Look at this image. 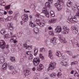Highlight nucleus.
<instances>
[{"mask_svg": "<svg viewBox=\"0 0 79 79\" xmlns=\"http://www.w3.org/2000/svg\"><path fill=\"white\" fill-rule=\"evenodd\" d=\"M56 66V63L54 61H52L51 62L50 64L49 65L48 68H50V69H54V67Z\"/></svg>", "mask_w": 79, "mask_h": 79, "instance_id": "39448f33", "label": "nucleus"}, {"mask_svg": "<svg viewBox=\"0 0 79 79\" xmlns=\"http://www.w3.org/2000/svg\"><path fill=\"white\" fill-rule=\"evenodd\" d=\"M56 55H57V56L60 57L61 56V54L60 52V51H57L56 54Z\"/></svg>", "mask_w": 79, "mask_h": 79, "instance_id": "c85d7f7f", "label": "nucleus"}, {"mask_svg": "<svg viewBox=\"0 0 79 79\" xmlns=\"http://www.w3.org/2000/svg\"><path fill=\"white\" fill-rule=\"evenodd\" d=\"M63 30L64 31V34H68L69 33V29L67 27L64 26L63 27Z\"/></svg>", "mask_w": 79, "mask_h": 79, "instance_id": "423d86ee", "label": "nucleus"}, {"mask_svg": "<svg viewBox=\"0 0 79 79\" xmlns=\"http://www.w3.org/2000/svg\"><path fill=\"white\" fill-rule=\"evenodd\" d=\"M74 71L72 70L70 73V74H73L74 73Z\"/></svg>", "mask_w": 79, "mask_h": 79, "instance_id": "052dcab7", "label": "nucleus"}, {"mask_svg": "<svg viewBox=\"0 0 79 79\" xmlns=\"http://www.w3.org/2000/svg\"><path fill=\"white\" fill-rule=\"evenodd\" d=\"M59 38L60 39V42L64 43V44H66V43H67V41L64 38H63L61 36H60Z\"/></svg>", "mask_w": 79, "mask_h": 79, "instance_id": "f8f14e48", "label": "nucleus"}, {"mask_svg": "<svg viewBox=\"0 0 79 79\" xmlns=\"http://www.w3.org/2000/svg\"><path fill=\"white\" fill-rule=\"evenodd\" d=\"M19 36L20 37H21L22 35V32H20L19 33Z\"/></svg>", "mask_w": 79, "mask_h": 79, "instance_id": "603ef678", "label": "nucleus"}, {"mask_svg": "<svg viewBox=\"0 0 79 79\" xmlns=\"http://www.w3.org/2000/svg\"><path fill=\"white\" fill-rule=\"evenodd\" d=\"M2 67L3 69H6L7 68V64L6 63H4L2 65Z\"/></svg>", "mask_w": 79, "mask_h": 79, "instance_id": "5701e85b", "label": "nucleus"}, {"mask_svg": "<svg viewBox=\"0 0 79 79\" xmlns=\"http://www.w3.org/2000/svg\"><path fill=\"white\" fill-rule=\"evenodd\" d=\"M6 29L5 28H3L2 29L1 31V33L2 35H4L5 33H6Z\"/></svg>", "mask_w": 79, "mask_h": 79, "instance_id": "6ab92c4d", "label": "nucleus"}, {"mask_svg": "<svg viewBox=\"0 0 79 79\" xmlns=\"http://www.w3.org/2000/svg\"><path fill=\"white\" fill-rule=\"evenodd\" d=\"M38 25L39 26H40V27H44V26H45V23L40 22Z\"/></svg>", "mask_w": 79, "mask_h": 79, "instance_id": "b1692460", "label": "nucleus"}, {"mask_svg": "<svg viewBox=\"0 0 79 79\" xmlns=\"http://www.w3.org/2000/svg\"><path fill=\"white\" fill-rule=\"evenodd\" d=\"M13 42H14V44H16V43H17V42H18V41H17L16 40H14Z\"/></svg>", "mask_w": 79, "mask_h": 79, "instance_id": "bf43d9fd", "label": "nucleus"}, {"mask_svg": "<svg viewBox=\"0 0 79 79\" xmlns=\"http://www.w3.org/2000/svg\"><path fill=\"white\" fill-rule=\"evenodd\" d=\"M74 62V64H77L78 63V62L77 61H75Z\"/></svg>", "mask_w": 79, "mask_h": 79, "instance_id": "e2e57ef3", "label": "nucleus"}, {"mask_svg": "<svg viewBox=\"0 0 79 79\" xmlns=\"http://www.w3.org/2000/svg\"><path fill=\"white\" fill-rule=\"evenodd\" d=\"M3 10H2L0 9V16L3 14Z\"/></svg>", "mask_w": 79, "mask_h": 79, "instance_id": "3c124183", "label": "nucleus"}, {"mask_svg": "<svg viewBox=\"0 0 79 79\" xmlns=\"http://www.w3.org/2000/svg\"><path fill=\"white\" fill-rule=\"evenodd\" d=\"M49 34H50V35H52V36L53 35H54V34L53 33V31H49Z\"/></svg>", "mask_w": 79, "mask_h": 79, "instance_id": "79ce46f5", "label": "nucleus"}, {"mask_svg": "<svg viewBox=\"0 0 79 79\" xmlns=\"http://www.w3.org/2000/svg\"><path fill=\"white\" fill-rule=\"evenodd\" d=\"M40 62V61L39 59H38L36 58H35L33 60V64L35 66H38Z\"/></svg>", "mask_w": 79, "mask_h": 79, "instance_id": "20e7f679", "label": "nucleus"}, {"mask_svg": "<svg viewBox=\"0 0 79 79\" xmlns=\"http://www.w3.org/2000/svg\"><path fill=\"white\" fill-rule=\"evenodd\" d=\"M8 67L9 68V69L11 70L12 71L14 72V71L15 70V68H14V67L12 65H9V64L8 65Z\"/></svg>", "mask_w": 79, "mask_h": 79, "instance_id": "dca6fc26", "label": "nucleus"}, {"mask_svg": "<svg viewBox=\"0 0 79 79\" xmlns=\"http://www.w3.org/2000/svg\"><path fill=\"white\" fill-rule=\"evenodd\" d=\"M8 13L9 15H11V14H13V11L10 10L9 11Z\"/></svg>", "mask_w": 79, "mask_h": 79, "instance_id": "5fc2aeb1", "label": "nucleus"}, {"mask_svg": "<svg viewBox=\"0 0 79 79\" xmlns=\"http://www.w3.org/2000/svg\"><path fill=\"white\" fill-rule=\"evenodd\" d=\"M55 6L57 8L58 11H60L62 9V6L58 3H55Z\"/></svg>", "mask_w": 79, "mask_h": 79, "instance_id": "6e6552de", "label": "nucleus"}, {"mask_svg": "<svg viewBox=\"0 0 79 79\" xmlns=\"http://www.w3.org/2000/svg\"><path fill=\"white\" fill-rule=\"evenodd\" d=\"M50 3H50L49 2H47L45 3V6L46 7H48L50 6Z\"/></svg>", "mask_w": 79, "mask_h": 79, "instance_id": "2f4dec72", "label": "nucleus"}, {"mask_svg": "<svg viewBox=\"0 0 79 79\" xmlns=\"http://www.w3.org/2000/svg\"><path fill=\"white\" fill-rule=\"evenodd\" d=\"M34 31L35 33H38L39 32V29L37 28H34Z\"/></svg>", "mask_w": 79, "mask_h": 79, "instance_id": "c9c22d12", "label": "nucleus"}, {"mask_svg": "<svg viewBox=\"0 0 79 79\" xmlns=\"http://www.w3.org/2000/svg\"><path fill=\"white\" fill-rule=\"evenodd\" d=\"M14 41V40H13V39H12L11 38V39L10 40V42H13Z\"/></svg>", "mask_w": 79, "mask_h": 79, "instance_id": "13d9d810", "label": "nucleus"}, {"mask_svg": "<svg viewBox=\"0 0 79 79\" xmlns=\"http://www.w3.org/2000/svg\"><path fill=\"white\" fill-rule=\"evenodd\" d=\"M13 19V17H12V16H9L6 18V19L8 21H10V20H11V19Z\"/></svg>", "mask_w": 79, "mask_h": 79, "instance_id": "a19ab883", "label": "nucleus"}, {"mask_svg": "<svg viewBox=\"0 0 79 79\" xmlns=\"http://www.w3.org/2000/svg\"><path fill=\"white\" fill-rule=\"evenodd\" d=\"M23 47L25 49H27V43H24L23 44Z\"/></svg>", "mask_w": 79, "mask_h": 79, "instance_id": "e433bc0d", "label": "nucleus"}, {"mask_svg": "<svg viewBox=\"0 0 79 79\" xmlns=\"http://www.w3.org/2000/svg\"><path fill=\"white\" fill-rule=\"evenodd\" d=\"M77 5H75L74 6H73V7L72 8V10L74 11L75 13H76L77 11Z\"/></svg>", "mask_w": 79, "mask_h": 79, "instance_id": "4be33fe9", "label": "nucleus"}, {"mask_svg": "<svg viewBox=\"0 0 79 79\" xmlns=\"http://www.w3.org/2000/svg\"><path fill=\"white\" fill-rule=\"evenodd\" d=\"M10 59L12 62H15V57H10Z\"/></svg>", "mask_w": 79, "mask_h": 79, "instance_id": "473e14b6", "label": "nucleus"}, {"mask_svg": "<svg viewBox=\"0 0 79 79\" xmlns=\"http://www.w3.org/2000/svg\"><path fill=\"white\" fill-rule=\"evenodd\" d=\"M6 5V3L5 2H4L3 0H1L0 2V6H5Z\"/></svg>", "mask_w": 79, "mask_h": 79, "instance_id": "2eb2a0df", "label": "nucleus"}, {"mask_svg": "<svg viewBox=\"0 0 79 79\" xmlns=\"http://www.w3.org/2000/svg\"><path fill=\"white\" fill-rule=\"evenodd\" d=\"M67 22L71 24L72 23H77V18L76 17H72L70 19H69L67 20Z\"/></svg>", "mask_w": 79, "mask_h": 79, "instance_id": "f257e3e1", "label": "nucleus"}, {"mask_svg": "<svg viewBox=\"0 0 79 79\" xmlns=\"http://www.w3.org/2000/svg\"><path fill=\"white\" fill-rule=\"evenodd\" d=\"M35 21L37 24H39V23L40 22V20H39V19H37L36 18L35 19H34Z\"/></svg>", "mask_w": 79, "mask_h": 79, "instance_id": "cd10ccee", "label": "nucleus"}, {"mask_svg": "<svg viewBox=\"0 0 79 79\" xmlns=\"http://www.w3.org/2000/svg\"><path fill=\"white\" fill-rule=\"evenodd\" d=\"M74 76L75 77H79V74H78V73H77V72H76L74 74Z\"/></svg>", "mask_w": 79, "mask_h": 79, "instance_id": "49530a36", "label": "nucleus"}, {"mask_svg": "<svg viewBox=\"0 0 79 79\" xmlns=\"http://www.w3.org/2000/svg\"><path fill=\"white\" fill-rule=\"evenodd\" d=\"M78 32L77 28L76 27H73L72 28V33L73 34H76Z\"/></svg>", "mask_w": 79, "mask_h": 79, "instance_id": "9b49d317", "label": "nucleus"}, {"mask_svg": "<svg viewBox=\"0 0 79 79\" xmlns=\"http://www.w3.org/2000/svg\"><path fill=\"white\" fill-rule=\"evenodd\" d=\"M29 25L31 27H36V24L35 23H34L32 22V21H30L29 22Z\"/></svg>", "mask_w": 79, "mask_h": 79, "instance_id": "4468645a", "label": "nucleus"}, {"mask_svg": "<svg viewBox=\"0 0 79 79\" xmlns=\"http://www.w3.org/2000/svg\"><path fill=\"white\" fill-rule=\"evenodd\" d=\"M74 62H72L71 63V65L72 66H73V65H74Z\"/></svg>", "mask_w": 79, "mask_h": 79, "instance_id": "0e129e2a", "label": "nucleus"}, {"mask_svg": "<svg viewBox=\"0 0 79 79\" xmlns=\"http://www.w3.org/2000/svg\"><path fill=\"white\" fill-rule=\"evenodd\" d=\"M43 11L45 14V16L47 18H49L50 15H49V12L47 11V9L46 7H44L43 9Z\"/></svg>", "mask_w": 79, "mask_h": 79, "instance_id": "7ed1b4c3", "label": "nucleus"}, {"mask_svg": "<svg viewBox=\"0 0 79 79\" xmlns=\"http://www.w3.org/2000/svg\"><path fill=\"white\" fill-rule=\"evenodd\" d=\"M32 70L33 71H35V67H33L32 68Z\"/></svg>", "mask_w": 79, "mask_h": 79, "instance_id": "69168bd1", "label": "nucleus"}, {"mask_svg": "<svg viewBox=\"0 0 79 79\" xmlns=\"http://www.w3.org/2000/svg\"><path fill=\"white\" fill-rule=\"evenodd\" d=\"M44 68V65L42 64H40L39 65V66L37 67V69L38 71H40L41 70L43 69Z\"/></svg>", "mask_w": 79, "mask_h": 79, "instance_id": "9d476101", "label": "nucleus"}, {"mask_svg": "<svg viewBox=\"0 0 79 79\" xmlns=\"http://www.w3.org/2000/svg\"><path fill=\"white\" fill-rule=\"evenodd\" d=\"M26 53L27 55H31L32 54V52L31 51H29L27 52Z\"/></svg>", "mask_w": 79, "mask_h": 79, "instance_id": "58836bf2", "label": "nucleus"}, {"mask_svg": "<svg viewBox=\"0 0 79 79\" xmlns=\"http://www.w3.org/2000/svg\"><path fill=\"white\" fill-rule=\"evenodd\" d=\"M9 35V34H6L4 36V39H9L10 38V36Z\"/></svg>", "mask_w": 79, "mask_h": 79, "instance_id": "ea45409f", "label": "nucleus"}, {"mask_svg": "<svg viewBox=\"0 0 79 79\" xmlns=\"http://www.w3.org/2000/svg\"><path fill=\"white\" fill-rule=\"evenodd\" d=\"M50 14L51 16H52V17H55V14L54 13V12L53 11H51L50 12Z\"/></svg>", "mask_w": 79, "mask_h": 79, "instance_id": "7c9ffc66", "label": "nucleus"}, {"mask_svg": "<svg viewBox=\"0 0 79 79\" xmlns=\"http://www.w3.org/2000/svg\"><path fill=\"white\" fill-rule=\"evenodd\" d=\"M48 2H49L50 3H53V0H48Z\"/></svg>", "mask_w": 79, "mask_h": 79, "instance_id": "6e6d98bb", "label": "nucleus"}, {"mask_svg": "<svg viewBox=\"0 0 79 79\" xmlns=\"http://www.w3.org/2000/svg\"><path fill=\"white\" fill-rule=\"evenodd\" d=\"M33 58V56L32 55H31L28 58V60H32Z\"/></svg>", "mask_w": 79, "mask_h": 79, "instance_id": "a18cd8bd", "label": "nucleus"}, {"mask_svg": "<svg viewBox=\"0 0 79 79\" xmlns=\"http://www.w3.org/2000/svg\"><path fill=\"white\" fill-rule=\"evenodd\" d=\"M23 58H25V59H27V56H26V55L24 54H23Z\"/></svg>", "mask_w": 79, "mask_h": 79, "instance_id": "09e8293b", "label": "nucleus"}, {"mask_svg": "<svg viewBox=\"0 0 79 79\" xmlns=\"http://www.w3.org/2000/svg\"><path fill=\"white\" fill-rule=\"evenodd\" d=\"M29 73V71L27 70L24 71V74H25V76L26 77V76L27 75V74Z\"/></svg>", "mask_w": 79, "mask_h": 79, "instance_id": "37998d69", "label": "nucleus"}, {"mask_svg": "<svg viewBox=\"0 0 79 79\" xmlns=\"http://www.w3.org/2000/svg\"><path fill=\"white\" fill-rule=\"evenodd\" d=\"M5 48H10V46H9V45H7L6 46H5Z\"/></svg>", "mask_w": 79, "mask_h": 79, "instance_id": "4d7b16f0", "label": "nucleus"}, {"mask_svg": "<svg viewBox=\"0 0 79 79\" xmlns=\"http://www.w3.org/2000/svg\"><path fill=\"white\" fill-rule=\"evenodd\" d=\"M27 48H28V49H31L32 48V46H27Z\"/></svg>", "mask_w": 79, "mask_h": 79, "instance_id": "864d4df0", "label": "nucleus"}, {"mask_svg": "<svg viewBox=\"0 0 79 79\" xmlns=\"http://www.w3.org/2000/svg\"><path fill=\"white\" fill-rule=\"evenodd\" d=\"M8 26L9 27V29L10 30V31H12V30H13V26H11V23H9L8 24Z\"/></svg>", "mask_w": 79, "mask_h": 79, "instance_id": "c756f323", "label": "nucleus"}, {"mask_svg": "<svg viewBox=\"0 0 79 79\" xmlns=\"http://www.w3.org/2000/svg\"><path fill=\"white\" fill-rule=\"evenodd\" d=\"M34 79H38L37 76H35L34 77Z\"/></svg>", "mask_w": 79, "mask_h": 79, "instance_id": "338daca9", "label": "nucleus"}, {"mask_svg": "<svg viewBox=\"0 0 79 79\" xmlns=\"http://www.w3.org/2000/svg\"><path fill=\"white\" fill-rule=\"evenodd\" d=\"M10 6H11V5H9L6 6L5 7V9H6V10H10Z\"/></svg>", "mask_w": 79, "mask_h": 79, "instance_id": "c03bdc74", "label": "nucleus"}, {"mask_svg": "<svg viewBox=\"0 0 79 79\" xmlns=\"http://www.w3.org/2000/svg\"><path fill=\"white\" fill-rule=\"evenodd\" d=\"M56 38L54 37L51 40V43H53L54 45H56Z\"/></svg>", "mask_w": 79, "mask_h": 79, "instance_id": "ddd939ff", "label": "nucleus"}, {"mask_svg": "<svg viewBox=\"0 0 79 79\" xmlns=\"http://www.w3.org/2000/svg\"><path fill=\"white\" fill-rule=\"evenodd\" d=\"M56 73H52V74H51L50 75V76L51 77H52L53 78H54V77H56Z\"/></svg>", "mask_w": 79, "mask_h": 79, "instance_id": "72a5a7b5", "label": "nucleus"}, {"mask_svg": "<svg viewBox=\"0 0 79 79\" xmlns=\"http://www.w3.org/2000/svg\"><path fill=\"white\" fill-rule=\"evenodd\" d=\"M66 5L68 7H72L73 3L71 2H68L66 3Z\"/></svg>", "mask_w": 79, "mask_h": 79, "instance_id": "393cba45", "label": "nucleus"}, {"mask_svg": "<svg viewBox=\"0 0 79 79\" xmlns=\"http://www.w3.org/2000/svg\"><path fill=\"white\" fill-rule=\"evenodd\" d=\"M55 31H56V33L57 34H59L60 32H61V27L60 26H58L55 29Z\"/></svg>", "mask_w": 79, "mask_h": 79, "instance_id": "0eeeda50", "label": "nucleus"}, {"mask_svg": "<svg viewBox=\"0 0 79 79\" xmlns=\"http://www.w3.org/2000/svg\"><path fill=\"white\" fill-rule=\"evenodd\" d=\"M63 58L64 60H66L67 59V57H66V56H64Z\"/></svg>", "mask_w": 79, "mask_h": 79, "instance_id": "774afa93", "label": "nucleus"}, {"mask_svg": "<svg viewBox=\"0 0 79 79\" xmlns=\"http://www.w3.org/2000/svg\"><path fill=\"white\" fill-rule=\"evenodd\" d=\"M6 45V43H5V42L4 40H0V48L2 49H5Z\"/></svg>", "mask_w": 79, "mask_h": 79, "instance_id": "f03ea898", "label": "nucleus"}, {"mask_svg": "<svg viewBox=\"0 0 79 79\" xmlns=\"http://www.w3.org/2000/svg\"><path fill=\"white\" fill-rule=\"evenodd\" d=\"M18 14H16L14 16V19H17V18H18Z\"/></svg>", "mask_w": 79, "mask_h": 79, "instance_id": "8fccbe9b", "label": "nucleus"}, {"mask_svg": "<svg viewBox=\"0 0 79 79\" xmlns=\"http://www.w3.org/2000/svg\"><path fill=\"white\" fill-rule=\"evenodd\" d=\"M34 55H35H35H37V53H38V49L36 48H35L34 49Z\"/></svg>", "mask_w": 79, "mask_h": 79, "instance_id": "bb28decb", "label": "nucleus"}, {"mask_svg": "<svg viewBox=\"0 0 79 79\" xmlns=\"http://www.w3.org/2000/svg\"><path fill=\"white\" fill-rule=\"evenodd\" d=\"M56 21V19H52L49 21V23H54Z\"/></svg>", "mask_w": 79, "mask_h": 79, "instance_id": "aec40b11", "label": "nucleus"}, {"mask_svg": "<svg viewBox=\"0 0 79 79\" xmlns=\"http://www.w3.org/2000/svg\"><path fill=\"white\" fill-rule=\"evenodd\" d=\"M45 49L44 48H41L40 49V52H45Z\"/></svg>", "mask_w": 79, "mask_h": 79, "instance_id": "de8ad7c7", "label": "nucleus"}, {"mask_svg": "<svg viewBox=\"0 0 79 79\" xmlns=\"http://www.w3.org/2000/svg\"><path fill=\"white\" fill-rule=\"evenodd\" d=\"M5 59L3 57L1 58L0 57V64H2L5 62Z\"/></svg>", "mask_w": 79, "mask_h": 79, "instance_id": "412c9836", "label": "nucleus"}, {"mask_svg": "<svg viewBox=\"0 0 79 79\" xmlns=\"http://www.w3.org/2000/svg\"><path fill=\"white\" fill-rule=\"evenodd\" d=\"M11 38L13 40H16L17 39V37H16V36L15 35H13V36H11Z\"/></svg>", "mask_w": 79, "mask_h": 79, "instance_id": "4c0bfd02", "label": "nucleus"}, {"mask_svg": "<svg viewBox=\"0 0 79 79\" xmlns=\"http://www.w3.org/2000/svg\"><path fill=\"white\" fill-rule=\"evenodd\" d=\"M63 66H65L67 64L66 62L64 60L62 61L60 63Z\"/></svg>", "mask_w": 79, "mask_h": 79, "instance_id": "f704fd0d", "label": "nucleus"}, {"mask_svg": "<svg viewBox=\"0 0 79 79\" xmlns=\"http://www.w3.org/2000/svg\"><path fill=\"white\" fill-rule=\"evenodd\" d=\"M66 52L69 56H73V52L71 51H66Z\"/></svg>", "mask_w": 79, "mask_h": 79, "instance_id": "a878e982", "label": "nucleus"}, {"mask_svg": "<svg viewBox=\"0 0 79 79\" xmlns=\"http://www.w3.org/2000/svg\"><path fill=\"white\" fill-rule=\"evenodd\" d=\"M28 17H29V16H28V15H23V19H22L23 21H24L25 22H26V21H27L29 19Z\"/></svg>", "mask_w": 79, "mask_h": 79, "instance_id": "1a4fd4ad", "label": "nucleus"}, {"mask_svg": "<svg viewBox=\"0 0 79 79\" xmlns=\"http://www.w3.org/2000/svg\"><path fill=\"white\" fill-rule=\"evenodd\" d=\"M49 55L48 56L51 59H53V54H52V51H49Z\"/></svg>", "mask_w": 79, "mask_h": 79, "instance_id": "f3484780", "label": "nucleus"}, {"mask_svg": "<svg viewBox=\"0 0 79 79\" xmlns=\"http://www.w3.org/2000/svg\"><path fill=\"white\" fill-rule=\"evenodd\" d=\"M57 76L58 77H59L60 76L61 77V78H63L64 77V76L63 74H62V73L61 72H59L57 74Z\"/></svg>", "mask_w": 79, "mask_h": 79, "instance_id": "a211bd4d", "label": "nucleus"}, {"mask_svg": "<svg viewBox=\"0 0 79 79\" xmlns=\"http://www.w3.org/2000/svg\"><path fill=\"white\" fill-rule=\"evenodd\" d=\"M3 20V18L0 17V21H2Z\"/></svg>", "mask_w": 79, "mask_h": 79, "instance_id": "680f3d73", "label": "nucleus"}]
</instances>
